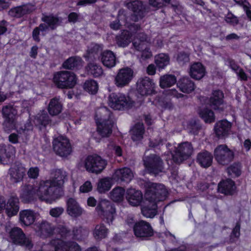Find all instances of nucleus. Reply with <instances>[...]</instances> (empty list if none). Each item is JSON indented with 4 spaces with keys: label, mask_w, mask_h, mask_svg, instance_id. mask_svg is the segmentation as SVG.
Returning a JSON list of instances; mask_svg holds the SVG:
<instances>
[{
    "label": "nucleus",
    "mask_w": 251,
    "mask_h": 251,
    "mask_svg": "<svg viewBox=\"0 0 251 251\" xmlns=\"http://www.w3.org/2000/svg\"><path fill=\"white\" fill-rule=\"evenodd\" d=\"M66 179L65 171L57 169L52 172L49 179L39 182L38 194L40 198L50 203L60 198L63 195L61 186Z\"/></svg>",
    "instance_id": "1"
},
{
    "label": "nucleus",
    "mask_w": 251,
    "mask_h": 251,
    "mask_svg": "<svg viewBox=\"0 0 251 251\" xmlns=\"http://www.w3.org/2000/svg\"><path fill=\"white\" fill-rule=\"evenodd\" d=\"M145 186L146 203L141 208V212L144 217L153 218L157 214V202L165 200L168 192L162 184L147 182Z\"/></svg>",
    "instance_id": "2"
},
{
    "label": "nucleus",
    "mask_w": 251,
    "mask_h": 251,
    "mask_svg": "<svg viewBox=\"0 0 251 251\" xmlns=\"http://www.w3.org/2000/svg\"><path fill=\"white\" fill-rule=\"evenodd\" d=\"M142 160L143 165L149 174L156 176L164 172V163L159 155L154 153L145 154L143 156Z\"/></svg>",
    "instance_id": "3"
},
{
    "label": "nucleus",
    "mask_w": 251,
    "mask_h": 251,
    "mask_svg": "<svg viewBox=\"0 0 251 251\" xmlns=\"http://www.w3.org/2000/svg\"><path fill=\"white\" fill-rule=\"evenodd\" d=\"M53 80L55 85L59 88L70 89L76 84L77 78L73 72L62 71L54 74Z\"/></svg>",
    "instance_id": "4"
},
{
    "label": "nucleus",
    "mask_w": 251,
    "mask_h": 251,
    "mask_svg": "<svg viewBox=\"0 0 251 251\" xmlns=\"http://www.w3.org/2000/svg\"><path fill=\"white\" fill-rule=\"evenodd\" d=\"M107 164V162L105 159L97 154L88 155L84 161L86 170L89 173L96 174L101 173Z\"/></svg>",
    "instance_id": "5"
},
{
    "label": "nucleus",
    "mask_w": 251,
    "mask_h": 251,
    "mask_svg": "<svg viewBox=\"0 0 251 251\" xmlns=\"http://www.w3.org/2000/svg\"><path fill=\"white\" fill-rule=\"evenodd\" d=\"M9 241L17 245L25 247L30 250L33 247L31 240L25 236L23 230L18 227H14L8 232Z\"/></svg>",
    "instance_id": "6"
},
{
    "label": "nucleus",
    "mask_w": 251,
    "mask_h": 251,
    "mask_svg": "<svg viewBox=\"0 0 251 251\" xmlns=\"http://www.w3.org/2000/svg\"><path fill=\"white\" fill-rule=\"evenodd\" d=\"M133 101L129 97L121 93H113L108 97V104L113 109L121 110L131 107Z\"/></svg>",
    "instance_id": "7"
},
{
    "label": "nucleus",
    "mask_w": 251,
    "mask_h": 251,
    "mask_svg": "<svg viewBox=\"0 0 251 251\" xmlns=\"http://www.w3.org/2000/svg\"><path fill=\"white\" fill-rule=\"evenodd\" d=\"M126 7L133 13L131 15V20L135 22L142 20L149 12V7L142 1L135 0L126 3Z\"/></svg>",
    "instance_id": "8"
},
{
    "label": "nucleus",
    "mask_w": 251,
    "mask_h": 251,
    "mask_svg": "<svg viewBox=\"0 0 251 251\" xmlns=\"http://www.w3.org/2000/svg\"><path fill=\"white\" fill-rule=\"evenodd\" d=\"M214 156L219 164L226 165L233 160L234 153L226 145H220L215 149Z\"/></svg>",
    "instance_id": "9"
},
{
    "label": "nucleus",
    "mask_w": 251,
    "mask_h": 251,
    "mask_svg": "<svg viewBox=\"0 0 251 251\" xmlns=\"http://www.w3.org/2000/svg\"><path fill=\"white\" fill-rule=\"evenodd\" d=\"M52 146L55 153L61 157H67L72 151L69 140L62 136H58L53 140Z\"/></svg>",
    "instance_id": "10"
},
{
    "label": "nucleus",
    "mask_w": 251,
    "mask_h": 251,
    "mask_svg": "<svg viewBox=\"0 0 251 251\" xmlns=\"http://www.w3.org/2000/svg\"><path fill=\"white\" fill-rule=\"evenodd\" d=\"M193 148L191 143L184 142L179 144L175 153L173 155V159L176 163H180L187 159L192 155Z\"/></svg>",
    "instance_id": "11"
},
{
    "label": "nucleus",
    "mask_w": 251,
    "mask_h": 251,
    "mask_svg": "<svg viewBox=\"0 0 251 251\" xmlns=\"http://www.w3.org/2000/svg\"><path fill=\"white\" fill-rule=\"evenodd\" d=\"M136 90L142 96L155 93V83L147 76L139 78L136 82Z\"/></svg>",
    "instance_id": "12"
},
{
    "label": "nucleus",
    "mask_w": 251,
    "mask_h": 251,
    "mask_svg": "<svg viewBox=\"0 0 251 251\" xmlns=\"http://www.w3.org/2000/svg\"><path fill=\"white\" fill-rule=\"evenodd\" d=\"M96 209L99 214L103 215L106 219L107 223L110 224L112 222L116 210L114 204L110 201L106 200H101Z\"/></svg>",
    "instance_id": "13"
},
{
    "label": "nucleus",
    "mask_w": 251,
    "mask_h": 251,
    "mask_svg": "<svg viewBox=\"0 0 251 251\" xmlns=\"http://www.w3.org/2000/svg\"><path fill=\"white\" fill-rule=\"evenodd\" d=\"M133 77V71L126 67L120 69L115 76L114 84L119 88L127 86Z\"/></svg>",
    "instance_id": "14"
},
{
    "label": "nucleus",
    "mask_w": 251,
    "mask_h": 251,
    "mask_svg": "<svg viewBox=\"0 0 251 251\" xmlns=\"http://www.w3.org/2000/svg\"><path fill=\"white\" fill-rule=\"evenodd\" d=\"M39 187V182L36 186L31 185H25L23 186L22 189V192L20 194V197L22 201L25 203H29L36 200L37 197L41 201L46 202L40 198L38 194V189Z\"/></svg>",
    "instance_id": "15"
},
{
    "label": "nucleus",
    "mask_w": 251,
    "mask_h": 251,
    "mask_svg": "<svg viewBox=\"0 0 251 251\" xmlns=\"http://www.w3.org/2000/svg\"><path fill=\"white\" fill-rule=\"evenodd\" d=\"M134 234L137 238L146 239L153 235V230L151 225L145 221H141L134 225Z\"/></svg>",
    "instance_id": "16"
},
{
    "label": "nucleus",
    "mask_w": 251,
    "mask_h": 251,
    "mask_svg": "<svg viewBox=\"0 0 251 251\" xmlns=\"http://www.w3.org/2000/svg\"><path fill=\"white\" fill-rule=\"evenodd\" d=\"M25 172L26 169L22 163L16 162L8 171L10 181L15 183L20 182L25 176Z\"/></svg>",
    "instance_id": "17"
},
{
    "label": "nucleus",
    "mask_w": 251,
    "mask_h": 251,
    "mask_svg": "<svg viewBox=\"0 0 251 251\" xmlns=\"http://www.w3.org/2000/svg\"><path fill=\"white\" fill-rule=\"evenodd\" d=\"M36 9L35 4L28 3L11 8L8 12L10 16L17 18L32 13Z\"/></svg>",
    "instance_id": "18"
},
{
    "label": "nucleus",
    "mask_w": 251,
    "mask_h": 251,
    "mask_svg": "<svg viewBox=\"0 0 251 251\" xmlns=\"http://www.w3.org/2000/svg\"><path fill=\"white\" fill-rule=\"evenodd\" d=\"M133 177V174L130 169L124 167L115 170L112 176V179L118 182L129 183Z\"/></svg>",
    "instance_id": "19"
},
{
    "label": "nucleus",
    "mask_w": 251,
    "mask_h": 251,
    "mask_svg": "<svg viewBox=\"0 0 251 251\" xmlns=\"http://www.w3.org/2000/svg\"><path fill=\"white\" fill-rule=\"evenodd\" d=\"M108 115L107 119H103L101 122H97V131L102 137L109 136L112 132L114 122L110 118V113L107 111Z\"/></svg>",
    "instance_id": "20"
},
{
    "label": "nucleus",
    "mask_w": 251,
    "mask_h": 251,
    "mask_svg": "<svg viewBox=\"0 0 251 251\" xmlns=\"http://www.w3.org/2000/svg\"><path fill=\"white\" fill-rule=\"evenodd\" d=\"M224 93L220 90H214L209 99L210 106L215 110L223 111Z\"/></svg>",
    "instance_id": "21"
},
{
    "label": "nucleus",
    "mask_w": 251,
    "mask_h": 251,
    "mask_svg": "<svg viewBox=\"0 0 251 251\" xmlns=\"http://www.w3.org/2000/svg\"><path fill=\"white\" fill-rule=\"evenodd\" d=\"M126 198L130 205L137 206L142 201L143 195L140 191L130 188L126 191Z\"/></svg>",
    "instance_id": "22"
},
{
    "label": "nucleus",
    "mask_w": 251,
    "mask_h": 251,
    "mask_svg": "<svg viewBox=\"0 0 251 251\" xmlns=\"http://www.w3.org/2000/svg\"><path fill=\"white\" fill-rule=\"evenodd\" d=\"M236 188L234 181L229 178L221 181L218 186V192L225 195H233Z\"/></svg>",
    "instance_id": "23"
},
{
    "label": "nucleus",
    "mask_w": 251,
    "mask_h": 251,
    "mask_svg": "<svg viewBox=\"0 0 251 251\" xmlns=\"http://www.w3.org/2000/svg\"><path fill=\"white\" fill-rule=\"evenodd\" d=\"M231 127V124L226 120L217 122L214 126L215 134L219 138L226 137Z\"/></svg>",
    "instance_id": "24"
},
{
    "label": "nucleus",
    "mask_w": 251,
    "mask_h": 251,
    "mask_svg": "<svg viewBox=\"0 0 251 251\" xmlns=\"http://www.w3.org/2000/svg\"><path fill=\"white\" fill-rule=\"evenodd\" d=\"M15 148L11 145H0V161L5 164L10 159L13 157L15 154Z\"/></svg>",
    "instance_id": "25"
},
{
    "label": "nucleus",
    "mask_w": 251,
    "mask_h": 251,
    "mask_svg": "<svg viewBox=\"0 0 251 251\" xmlns=\"http://www.w3.org/2000/svg\"><path fill=\"white\" fill-rule=\"evenodd\" d=\"M67 212L72 217H77L80 216L83 212L76 200L70 198L67 201Z\"/></svg>",
    "instance_id": "26"
},
{
    "label": "nucleus",
    "mask_w": 251,
    "mask_h": 251,
    "mask_svg": "<svg viewBox=\"0 0 251 251\" xmlns=\"http://www.w3.org/2000/svg\"><path fill=\"white\" fill-rule=\"evenodd\" d=\"M100 60L103 65L108 68L114 67L117 61L115 53L110 50L101 53Z\"/></svg>",
    "instance_id": "27"
},
{
    "label": "nucleus",
    "mask_w": 251,
    "mask_h": 251,
    "mask_svg": "<svg viewBox=\"0 0 251 251\" xmlns=\"http://www.w3.org/2000/svg\"><path fill=\"white\" fill-rule=\"evenodd\" d=\"M205 73V67L200 62H196L191 65L189 72L191 77L196 80H200L203 77Z\"/></svg>",
    "instance_id": "28"
},
{
    "label": "nucleus",
    "mask_w": 251,
    "mask_h": 251,
    "mask_svg": "<svg viewBox=\"0 0 251 251\" xmlns=\"http://www.w3.org/2000/svg\"><path fill=\"white\" fill-rule=\"evenodd\" d=\"M38 228L36 231L39 235L44 238L51 235L54 231V228L52 224L47 221H42L37 225Z\"/></svg>",
    "instance_id": "29"
},
{
    "label": "nucleus",
    "mask_w": 251,
    "mask_h": 251,
    "mask_svg": "<svg viewBox=\"0 0 251 251\" xmlns=\"http://www.w3.org/2000/svg\"><path fill=\"white\" fill-rule=\"evenodd\" d=\"M196 161L201 166L207 168L212 165L213 155L208 151H203L197 154Z\"/></svg>",
    "instance_id": "30"
},
{
    "label": "nucleus",
    "mask_w": 251,
    "mask_h": 251,
    "mask_svg": "<svg viewBox=\"0 0 251 251\" xmlns=\"http://www.w3.org/2000/svg\"><path fill=\"white\" fill-rule=\"evenodd\" d=\"M132 34L126 30H122L115 37L116 43L119 47L125 48L131 42Z\"/></svg>",
    "instance_id": "31"
},
{
    "label": "nucleus",
    "mask_w": 251,
    "mask_h": 251,
    "mask_svg": "<svg viewBox=\"0 0 251 251\" xmlns=\"http://www.w3.org/2000/svg\"><path fill=\"white\" fill-rule=\"evenodd\" d=\"M41 21L46 23L50 29L54 30L58 26L60 25L62 19L61 17L54 15L52 14L49 15L43 14Z\"/></svg>",
    "instance_id": "32"
},
{
    "label": "nucleus",
    "mask_w": 251,
    "mask_h": 251,
    "mask_svg": "<svg viewBox=\"0 0 251 251\" xmlns=\"http://www.w3.org/2000/svg\"><path fill=\"white\" fill-rule=\"evenodd\" d=\"M177 85L183 93H190L195 88L194 82L188 77H184L178 81Z\"/></svg>",
    "instance_id": "33"
},
{
    "label": "nucleus",
    "mask_w": 251,
    "mask_h": 251,
    "mask_svg": "<svg viewBox=\"0 0 251 251\" xmlns=\"http://www.w3.org/2000/svg\"><path fill=\"white\" fill-rule=\"evenodd\" d=\"M35 219V213L33 210L26 209L20 212V221L26 226L32 225Z\"/></svg>",
    "instance_id": "34"
},
{
    "label": "nucleus",
    "mask_w": 251,
    "mask_h": 251,
    "mask_svg": "<svg viewBox=\"0 0 251 251\" xmlns=\"http://www.w3.org/2000/svg\"><path fill=\"white\" fill-rule=\"evenodd\" d=\"M62 110V104L59 98L55 97L50 100L48 110L50 115H57L61 113Z\"/></svg>",
    "instance_id": "35"
},
{
    "label": "nucleus",
    "mask_w": 251,
    "mask_h": 251,
    "mask_svg": "<svg viewBox=\"0 0 251 251\" xmlns=\"http://www.w3.org/2000/svg\"><path fill=\"white\" fill-rule=\"evenodd\" d=\"M82 62L83 61L80 57L71 56L63 63L62 67L68 70L77 69L82 66Z\"/></svg>",
    "instance_id": "36"
},
{
    "label": "nucleus",
    "mask_w": 251,
    "mask_h": 251,
    "mask_svg": "<svg viewBox=\"0 0 251 251\" xmlns=\"http://www.w3.org/2000/svg\"><path fill=\"white\" fill-rule=\"evenodd\" d=\"M145 128L143 123L135 124L130 130L131 138L133 141H140L143 138Z\"/></svg>",
    "instance_id": "37"
},
{
    "label": "nucleus",
    "mask_w": 251,
    "mask_h": 251,
    "mask_svg": "<svg viewBox=\"0 0 251 251\" xmlns=\"http://www.w3.org/2000/svg\"><path fill=\"white\" fill-rule=\"evenodd\" d=\"M50 119L45 111L39 112L35 117L34 123L36 125L46 127L50 123Z\"/></svg>",
    "instance_id": "38"
},
{
    "label": "nucleus",
    "mask_w": 251,
    "mask_h": 251,
    "mask_svg": "<svg viewBox=\"0 0 251 251\" xmlns=\"http://www.w3.org/2000/svg\"><path fill=\"white\" fill-rule=\"evenodd\" d=\"M200 117L204 120L206 123H211L215 121L214 112L207 108H200L198 111Z\"/></svg>",
    "instance_id": "39"
},
{
    "label": "nucleus",
    "mask_w": 251,
    "mask_h": 251,
    "mask_svg": "<svg viewBox=\"0 0 251 251\" xmlns=\"http://www.w3.org/2000/svg\"><path fill=\"white\" fill-rule=\"evenodd\" d=\"M88 74L97 77L101 76L103 74V70L102 67L95 63H90L86 67Z\"/></svg>",
    "instance_id": "40"
},
{
    "label": "nucleus",
    "mask_w": 251,
    "mask_h": 251,
    "mask_svg": "<svg viewBox=\"0 0 251 251\" xmlns=\"http://www.w3.org/2000/svg\"><path fill=\"white\" fill-rule=\"evenodd\" d=\"M176 82V78L174 75H166L160 77V86L162 88L170 87Z\"/></svg>",
    "instance_id": "41"
},
{
    "label": "nucleus",
    "mask_w": 251,
    "mask_h": 251,
    "mask_svg": "<svg viewBox=\"0 0 251 251\" xmlns=\"http://www.w3.org/2000/svg\"><path fill=\"white\" fill-rule=\"evenodd\" d=\"M107 233L108 229L103 224L97 225L93 231L94 237L97 240H101L106 238Z\"/></svg>",
    "instance_id": "42"
},
{
    "label": "nucleus",
    "mask_w": 251,
    "mask_h": 251,
    "mask_svg": "<svg viewBox=\"0 0 251 251\" xmlns=\"http://www.w3.org/2000/svg\"><path fill=\"white\" fill-rule=\"evenodd\" d=\"M125 194V190L121 187H117L110 193V198L115 202L121 201Z\"/></svg>",
    "instance_id": "43"
},
{
    "label": "nucleus",
    "mask_w": 251,
    "mask_h": 251,
    "mask_svg": "<svg viewBox=\"0 0 251 251\" xmlns=\"http://www.w3.org/2000/svg\"><path fill=\"white\" fill-rule=\"evenodd\" d=\"M170 58L168 54L160 53L155 56V62L159 69H163L169 64Z\"/></svg>",
    "instance_id": "44"
},
{
    "label": "nucleus",
    "mask_w": 251,
    "mask_h": 251,
    "mask_svg": "<svg viewBox=\"0 0 251 251\" xmlns=\"http://www.w3.org/2000/svg\"><path fill=\"white\" fill-rule=\"evenodd\" d=\"M111 179L108 177L100 179L98 184V191L103 193L109 190L112 186Z\"/></svg>",
    "instance_id": "45"
},
{
    "label": "nucleus",
    "mask_w": 251,
    "mask_h": 251,
    "mask_svg": "<svg viewBox=\"0 0 251 251\" xmlns=\"http://www.w3.org/2000/svg\"><path fill=\"white\" fill-rule=\"evenodd\" d=\"M84 89L89 93L94 95L98 90V84L96 81L93 79L86 80L83 84Z\"/></svg>",
    "instance_id": "46"
},
{
    "label": "nucleus",
    "mask_w": 251,
    "mask_h": 251,
    "mask_svg": "<svg viewBox=\"0 0 251 251\" xmlns=\"http://www.w3.org/2000/svg\"><path fill=\"white\" fill-rule=\"evenodd\" d=\"M242 166L239 163H234L227 169L226 171L229 176L231 177L239 176L241 174Z\"/></svg>",
    "instance_id": "47"
},
{
    "label": "nucleus",
    "mask_w": 251,
    "mask_h": 251,
    "mask_svg": "<svg viewBox=\"0 0 251 251\" xmlns=\"http://www.w3.org/2000/svg\"><path fill=\"white\" fill-rule=\"evenodd\" d=\"M73 237L75 239L81 240L84 239L88 235V231L81 227H74L73 230Z\"/></svg>",
    "instance_id": "48"
},
{
    "label": "nucleus",
    "mask_w": 251,
    "mask_h": 251,
    "mask_svg": "<svg viewBox=\"0 0 251 251\" xmlns=\"http://www.w3.org/2000/svg\"><path fill=\"white\" fill-rule=\"evenodd\" d=\"M188 128L190 132L193 134H198L199 131L201 129V126L199 121L195 120H192L189 122Z\"/></svg>",
    "instance_id": "49"
},
{
    "label": "nucleus",
    "mask_w": 251,
    "mask_h": 251,
    "mask_svg": "<svg viewBox=\"0 0 251 251\" xmlns=\"http://www.w3.org/2000/svg\"><path fill=\"white\" fill-rule=\"evenodd\" d=\"M174 0H149V4L150 5L154 7L160 8L162 7L164 4L167 3H170L174 7H176L177 4H173L172 2Z\"/></svg>",
    "instance_id": "50"
},
{
    "label": "nucleus",
    "mask_w": 251,
    "mask_h": 251,
    "mask_svg": "<svg viewBox=\"0 0 251 251\" xmlns=\"http://www.w3.org/2000/svg\"><path fill=\"white\" fill-rule=\"evenodd\" d=\"M101 47L99 45L92 44L88 48L87 51V57L94 56L95 55L98 54L99 52H101Z\"/></svg>",
    "instance_id": "51"
},
{
    "label": "nucleus",
    "mask_w": 251,
    "mask_h": 251,
    "mask_svg": "<svg viewBox=\"0 0 251 251\" xmlns=\"http://www.w3.org/2000/svg\"><path fill=\"white\" fill-rule=\"evenodd\" d=\"M176 60L179 65L183 66L189 62V55L185 52H180L177 54Z\"/></svg>",
    "instance_id": "52"
},
{
    "label": "nucleus",
    "mask_w": 251,
    "mask_h": 251,
    "mask_svg": "<svg viewBox=\"0 0 251 251\" xmlns=\"http://www.w3.org/2000/svg\"><path fill=\"white\" fill-rule=\"evenodd\" d=\"M53 244L54 246V251H67V242L56 239L53 240Z\"/></svg>",
    "instance_id": "53"
},
{
    "label": "nucleus",
    "mask_w": 251,
    "mask_h": 251,
    "mask_svg": "<svg viewBox=\"0 0 251 251\" xmlns=\"http://www.w3.org/2000/svg\"><path fill=\"white\" fill-rule=\"evenodd\" d=\"M4 121L3 123V128L5 131H9L11 129H13L15 128V117H10V118H4Z\"/></svg>",
    "instance_id": "54"
},
{
    "label": "nucleus",
    "mask_w": 251,
    "mask_h": 251,
    "mask_svg": "<svg viewBox=\"0 0 251 251\" xmlns=\"http://www.w3.org/2000/svg\"><path fill=\"white\" fill-rule=\"evenodd\" d=\"M1 113L3 118L15 117V110L11 105H5L3 107Z\"/></svg>",
    "instance_id": "55"
},
{
    "label": "nucleus",
    "mask_w": 251,
    "mask_h": 251,
    "mask_svg": "<svg viewBox=\"0 0 251 251\" xmlns=\"http://www.w3.org/2000/svg\"><path fill=\"white\" fill-rule=\"evenodd\" d=\"M64 212V209L62 207H56L51 208L49 214L53 218H59Z\"/></svg>",
    "instance_id": "56"
},
{
    "label": "nucleus",
    "mask_w": 251,
    "mask_h": 251,
    "mask_svg": "<svg viewBox=\"0 0 251 251\" xmlns=\"http://www.w3.org/2000/svg\"><path fill=\"white\" fill-rule=\"evenodd\" d=\"M226 23L233 25H237L239 23V20L237 17L234 16L231 12H228L225 17Z\"/></svg>",
    "instance_id": "57"
},
{
    "label": "nucleus",
    "mask_w": 251,
    "mask_h": 251,
    "mask_svg": "<svg viewBox=\"0 0 251 251\" xmlns=\"http://www.w3.org/2000/svg\"><path fill=\"white\" fill-rule=\"evenodd\" d=\"M158 105L165 109H171L173 108V105L169 100L161 99L158 101Z\"/></svg>",
    "instance_id": "58"
},
{
    "label": "nucleus",
    "mask_w": 251,
    "mask_h": 251,
    "mask_svg": "<svg viewBox=\"0 0 251 251\" xmlns=\"http://www.w3.org/2000/svg\"><path fill=\"white\" fill-rule=\"evenodd\" d=\"M39 174V169L37 167H31L27 172L28 176L30 178L35 179Z\"/></svg>",
    "instance_id": "59"
},
{
    "label": "nucleus",
    "mask_w": 251,
    "mask_h": 251,
    "mask_svg": "<svg viewBox=\"0 0 251 251\" xmlns=\"http://www.w3.org/2000/svg\"><path fill=\"white\" fill-rule=\"evenodd\" d=\"M67 251H81L80 247L76 242L73 241L67 242Z\"/></svg>",
    "instance_id": "60"
},
{
    "label": "nucleus",
    "mask_w": 251,
    "mask_h": 251,
    "mask_svg": "<svg viewBox=\"0 0 251 251\" xmlns=\"http://www.w3.org/2000/svg\"><path fill=\"white\" fill-rule=\"evenodd\" d=\"M132 45L134 48L138 51H142L147 48V44L146 42H140L135 40Z\"/></svg>",
    "instance_id": "61"
},
{
    "label": "nucleus",
    "mask_w": 251,
    "mask_h": 251,
    "mask_svg": "<svg viewBox=\"0 0 251 251\" xmlns=\"http://www.w3.org/2000/svg\"><path fill=\"white\" fill-rule=\"evenodd\" d=\"M92 189V185L91 183L89 181H87L80 187L79 190L82 193H87L91 191Z\"/></svg>",
    "instance_id": "62"
},
{
    "label": "nucleus",
    "mask_w": 251,
    "mask_h": 251,
    "mask_svg": "<svg viewBox=\"0 0 251 251\" xmlns=\"http://www.w3.org/2000/svg\"><path fill=\"white\" fill-rule=\"evenodd\" d=\"M129 30L133 33H137L138 31H139L141 29V27L140 25L136 24H131L127 25Z\"/></svg>",
    "instance_id": "63"
},
{
    "label": "nucleus",
    "mask_w": 251,
    "mask_h": 251,
    "mask_svg": "<svg viewBox=\"0 0 251 251\" xmlns=\"http://www.w3.org/2000/svg\"><path fill=\"white\" fill-rule=\"evenodd\" d=\"M53 240H51L49 243L44 245L40 250V251H54V246Z\"/></svg>",
    "instance_id": "64"
}]
</instances>
